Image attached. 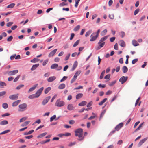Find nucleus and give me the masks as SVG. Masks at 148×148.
I'll return each mask as SVG.
<instances>
[{"label": "nucleus", "instance_id": "1", "mask_svg": "<svg viewBox=\"0 0 148 148\" xmlns=\"http://www.w3.org/2000/svg\"><path fill=\"white\" fill-rule=\"evenodd\" d=\"M75 135L76 136H78L80 138L78 140L81 141L83 139L84 137H83V130L81 128H79L75 131Z\"/></svg>", "mask_w": 148, "mask_h": 148}, {"label": "nucleus", "instance_id": "2", "mask_svg": "<svg viewBox=\"0 0 148 148\" xmlns=\"http://www.w3.org/2000/svg\"><path fill=\"white\" fill-rule=\"evenodd\" d=\"M108 36H105L99 40L98 42V44L99 45L100 47H98L97 49H99L103 47L105 43L104 41L108 38Z\"/></svg>", "mask_w": 148, "mask_h": 148}, {"label": "nucleus", "instance_id": "3", "mask_svg": "<svg viewBox=\"0 0 148 148\" xmlns=\"http://www.w3.org/2000/svg\"><path fill=\"white\" fill-rule=\"evenodd\" d=\"M27 104L26 103H23L20 104L18 106L19 109L18 111L19 112H23L26 110L27 107Z\"/></svg>", "mask_w": 148, "mask_h": 148}, {"label": "nucleus", "instance_id": "4", "mask_svg": "<svg viewBox=\"0 0 148 148\" xmlns=\"http://www.w3.org/2000/svg\"><path fill=\"white\" fill-rule=\"evenodd\" d=\"M65 104V102L64 101H61L60 99H58L56 101L55 105L58 107H62Z\"/></svg>", "mask_w": 148, "mask_h": 148}, {"label": "nucleus", "instance_id": "5", "mask_svg": "<svg viewBox=\"0 0 148 148\" xmlns=\"http://www.w3.org/2000/svg\"><path fill=\"white\" fill-rule=\"evenodd\" d=\"M44 89L43 87H42L39 89H38L36 92L35 94L37 98L38 97L41 95L42 92Z\"/></svg>", "mask_w": 148, "mask_h": 148}, {"label": "nucleus", "instance_id": "6", "mask_svg": "<svg viewBox=\"0 0 148 148\" xmlns=\"http://www.w3.org/2000/svg\"><path fill=\"white\" fill-rule=\"evenodd\" d=\"M128 79L127 77L122 76V77L119 80V82L121 83L122 84H124Z\"/></svg>", "mask_w": 148, "mask_h": 148}, {"label": "nucleus", "instance_id": "7", "mask_svg": "<svg viewBox=\"0 0 148 148\" xmlns=\"http://www.w3.org/2000/svg\"><path fill=\"white\" fill-rule=\"evenodd\" d=\"M18 70H15L12 71H9L8 72V74L9 75H14L18 72Z\"/></svg>", "mask_w": 148, "mask_h": 148}, {"label": "nucleus", "instance_id": "8", "mask_svg": "<svg viewBox=\"0 0 148 148\" xmlns=\"http://www.w3.org/2000/svg\"><path fill=\"white\" fill-rule=\"evenodd\" d=\"M18 94H14L9 96V98L11 100H15L18 98Z\"/></svg>", "mask_w": 148, "mask_h": 148}, {"label": "nucleus", "instance_id": "9", "mask_svg": "<svg viewBox=\"0 0 148 148\" xmlns=\"http://www.w3.org/2000/svg\"><path fill=\"white\" fill-rule=\"evenodd\" d=\"M51 98L50 96H49L45 98L42 102V104L43 105H45L48 102Z\"/></svg>", "mask_w": 148, "mask_h": 148}, {"label": "nucleus", "instance_id": "10", "mask_svg": "<svg viewBox=\"0 0 148 148\" xmlns=\"http://www.w3.org/2000/svg\"><path fill=\"white\" fill-rule=\"evenodd\" d=\"M148 137H146L140 140L138 144V146L139 147L145 141L148 139Z\"/></svg>", "mask_w": 148, "mask_h": 148}, {"label": "nucleus", "instance_id": "11", "mask_svg": "<svg viewBox=\"0 0 148 148\" xmlns=\"http://www.w3.org/2000/svg\"><path fill=\"white\" fill-rule=\"evenodd\" d=\"M123 126V123H121L118 125L115 128V130L119 131L120 129Z\"/></svg>", "mask_w": 148, "mask_h": 148}, {"label": "nucleus", "instance_id": "12", "mask_svg": "<svg viewBox=\"0 0 148 148\" xmlns=\"http://www.w3.org/2000/svg\"><path fill=\"white\" fill-rule=\"evenodd\" d=\"M95 34V33H93L90 36V37L91 38L90 40V41H93L95 40L98 37V36L96 35L95 36H92V35Z\"/></svg>", "mask_w": 148, "mask_h": 148}, {"label": "nucleus", "instance_id": "13", "mask_svg": "<svg viewBox=\"0 0 148 148\" xmlns=\"http://www.w3.org/2000/svg\"><path fill=\"white\" fill-rule=\"evenodd\" d=\"M57 50V49H56L51 52L48 55L49 57H50L53 56L56 53Z\"/></svg>", "mask_w": 148, "mask_h": 148}, {"label": "nucleus", "instance_id": "14", "mask_svg": "<svg viewBox=\"0 0 148 148\" xmlns=\"http://www.w3.org/2000/svg\"><path fill=\"white\" fill-rule=\"evenodd\" d=\"M119 43L121 47H125V43L123 40H120Z\"/></svg>", "mask_w": 148, "mask_h": 148}, {"label": "nucleus", "instance_id": "15", "mask_svg": "<svg viewBox=\"0 0 148 148\" xmlns=\"http://www.w3.org/2000/svg\"><path fill=\"white\" fill-rule=\"evenodd\" d=\"M75 108V107L73 106V105L71 104H69L67 107V109L69 110H74Z\"/></svg>", "mask_w": 148, "mask_h": 148}, {"label": "nucleus", "instance_id": "16", "mask_svg": "<svg viewBox=\"0 0 148 148\" xmlns=\"http://www.w3.org/2000/svg\"><path fill=\"white\" fill-rule=\"evenodd\" d=\"M38 85V84H36V85H34V86L33 87H32L31 88H30V89L28 90V93H29L30 92H31L33 91L35 89V88H36V87H37V86Z\"/></svg>", "mask_w": 148, "mask_h": 148}, {"label": "nucleus", "instance_id": "17", "mask_svg": "<svg viewBox=\"0 0 148 148\" xmlns=\"http://www.w3.org/2000/svg\"><path fill=\"white\" fill-rule=\"evenodd\" d=\"M56 79V77L54 76L50 77L48 79L47 81L49 82H52L54 80Z\"/></svg>", "mask_w": 148, "mask_h": 148}, {"label": "nucleus", "instance_id": "18", "mask_svg": "<svg viewBox=\"0 0 148 148\" xmlns=\"http://www.w3.org/2000/svg\"><path fill=\"white\" fill-rule=\"evenodd\" d=\"M21 101V100H19L14 102L12 104V106L13 107H15L17 106L18 105Z\"/></svg>", "mask_w": 148, "mask_h": 148}, {"label": "nucleus", "instance_id": "19", "mask_svg": "<svg viewBox=\"0 0 148 148\" xmlns=\"http://www.w3.org/2000/svg\"><path fill=\"white\" fill-rule=\"evenodd\" d=\"M39 64H36L33 65L32 66L31 69V71H34L39 66Z\"/></svg>", "mask_w": 148, "mask_h": 148}, {"label": "nucleus", "instance_id": "20", "mask_svg": "<svg viewBox=\"0 0 148 148\" xmlns=\"http://www.w3.org/2000/svg\"><path fill=\"white\" fill-rule=\"evenodd\" d=\"M47 132H45L40 134V135L38 136L37 138H40L45 136L47 134Z\"/></svg>", "mask_w": 148, "mask_h": 148}, {"label": "nucleus", "instance_id": "21", "mask_svg": "<svg viewBox=\"0 0 148 148\" xmlns=\"http://www.w3.org/2000/svg\"><path fill=\"white\" fill-rule=\"evenodd\" d=\"M65 86L66 85L65 84H61L59 86L58 88L60 89H62L65 88Z\"/></svg>", "mask_w": 148, "mask_h": 148}, {"label": "nucleus", "instance_id": "22", "mask_svg": "<svg viewBox=\"0 0 148 148\" xmlns=\"http://www.w3.org/2000/svg\"><path fill=\"white\" fill-rule=\"evenodd\" d=\"M77 65V63L76 61H75L73 64V66L71 69V71H74Z\"/></svg>", "mask_w": 148, "mask_h": 148}, {"label": "nucleus", "instance_id": "23", "mask_svg": "<svg viewBox=\"0 0 148 148\" xmlns=\"http://www.w3.org/2000/svg\"><path fill=\"white\" fill-rule=\"evenodd\" d=\"M132 44L134 46H137L139 45V44L135 40H133L132 41Z\"/></svg>", "mask_w": 148, "mask_h": 148}, {"label": "nucleus", "instance_id": "24", "mask_svg": "<svg viewBox=\"0 0 148 148\" xmlns=\"http://www.w3.org/2000/svg\"><path fill=\"white\" fill-rule=\"evenodd\" d=\"M128 68L126 66H124L122 67V71L124 73H125L128 71Z\"/></svg>", "mask_w": 148, "mask_h": 148}, {"label": "nucleus", "instance_id": "25", "mask_svg": "<svg viewBox=\"0 0 148 148\" xmlns=\"http://www.w3.org/2000/svg\"><path fill=\"white\" fill-rule=\"evenodd\" d=\"M87 103V102L85 101H83L79 103L78 105L79 106H83L85 105Z\"/></svg>", "mask_w": 148, "mask_h": 148}, {"label": "nucleus", "instance_id": "26", "mask_svg": "<svg viewBox=\"0 0 148 148\" xmlns=\"http://www.w3.org/2000/svg\"><path fill=\"white\" fill-rule=\"evenodd\" d=\"M83 94L82 93H79L76 96V98L78 99L81 98L83 96Z\"/></svg>", "mask_w": 148, "mask_h": 148}, {"label": "nucleus", "instance_id": "27", "mask_svg": "<svg viewBox=\"0 0 148 148\" xmlns=\"http://www.w3.org/2000/svg\"><path fill=\"white\" fill-rule=\"evenodd\" d=\"M51 90V88L48 87L45 90L44 92L45 94H47Z\"/></svg>", "mask_w": 148, "mask_h": 148}, {"label": "nucleus", "instance_id": "28", "mask_svg": "<svg viewBox=\"0 0 148 148\" xmlns=\"http://www.w3.org/2000/svg\"><path fill=\"white\" fill-rule=\"evenodd\" d=\"M8 122L6 120H3L0 123V124L2 125H4L8 124Z\"/></svg>", "mask_w": 148, "mask_h": 148}, {"label": "nucleus", "instance_id": "29", "mask_svg": "<svg viewBox=\"0 0 148 148\" xmlns=\"http://www.w3.org/2000/svg\"><path fill=\"white\" fill-rule=\"evenodd\" d=\"M58 66V65L57 64H52L51 66V69H54L57 68Z\"/></svg>", "mask_w": 148, "mask_h": 148}, {"label": "nucleus", "instance_id": "30", "mask_svg": "<svg viewBox=\"0 0 148 148\" xmlns=\"http://www.w3.org/2000/svg\"><path fill=\"white\" fill-rule=\"evenodd\" d=\"M107 32V30L106 29H105L102 31L101 33V36H104L106 34Z\"/></svg>", "mask_w": 148, "mask_h": 148}, {"label": "nucleus", "instance_id": "31", "mask_svg": "<svg viewBox=\"0 0 148 148\" xmlns=\"http://www.w3.org/2000/svg\"><path fill=\"white\" fill-rule=\"evenodd\" d=\"M81 71L80 70H79V71H77L75 73L74 76L77 78V76L80 74V73H81Z\"/></svg>", "mask_w": 148, "mask_h": 148}, {"label": "nucleus", "instance_id": "32", "mask_svg": "<svg viewBox=\"0 0 148 148\" xmlns=\"http://www.w3.org/2000/svg\"><path fill=\"white\" fill-rule=\"evenodd\" d=\"M35 98H37V97L35 94H32L28 96V98L29 99H33Z\"/></svg>", "mask_w": 148, "mask_h": 148}, {"label": "nucleus", "instance_id": "33", "mask_svg": "<svg viewBox=\"0 0 148 148\" xmlns=\"http://www.w3.org/2000/svg\"><path fill=\"white\" fill-rule=\"evenodd\" d=\"M107 99L106 98L104 99L102 101L99 103V105L100 106L102 105L107 101Z\"/></svg>", "mask_w": 148, "mask_h": 148}, {"label": "nucleus", "instance_id": "34", "mask_svg": "<svg viewBox=\"0 0 148 148\" xmlns=\"http://www.w3.org/2000/svg\"><path fill=\"white\" fill-rule=\"evenodd\" d=\"M15 5V3H12L8 5L7 6V8H12Z\"/></svg>", "mask_w": 148, "mask_h": 148}, {"label": "nucleus", "instance_id": "35", "mask_svg": "<svg viewBox=\"0 0 148 148\" xmlns=\"http://www.w3.org/2000/svg\"><path fill=\"white\" fill-rule=\"evenodd\" d=\"M30 121H27L23 123L21 125V126L23 127L25 126H26L28 125L29 123L30 122Z\"/></svg>", "mask_w": 148, "mask_h": 148}, {"label": "nucleus", "instance_id": "36", "mask_svg": "<svg viewBox=\"0 0 148 148\" xmlns=\"http://www.w3.org/2000/svg\"><path fill=\"white\" fill-rule=\"evenodd\" d=\"M34 130H32L29 131L28 132H26L24 133V134L25 135L29 134H30L34 132Z\"/></svg>", "mask_w": 148, "mask_h": 148}, {"label": "nucleus", "instance_id": "37", "mask_svg": "<svg viewBox=\"0 0 148 148\" xmlns=\"http://www.w3.org/2000/svg\"><path fill=\"white\" fill-rule=\"evenodd\" d=\"M119 35L121 37L123 38L125 35V33L124 32L121 31L120 32Z\"/></svg>", "mask_w": 148, "mask_h": 148}, {"label": "nucleus", "instance_id": "38", "mask_svg": "<svg viewBox=\"0 0 148 148\" xmlns=\"http://www.w3.org/2000/svg\"><path fill=\"white\" fill-rule=\"evenodd\" d=\"M92 32V30H89L85 34V36L87 37Z\"/></svg>", "mask_w": 148, "mask_h": 148}, {"label": "nucleus", "instance_id": "39", "mask_svg": "<svg viewBox=\"0 0 148 148\" xmlns=\"http://www.w3.org/2000/svg\"><path fill=\"white\" fill-rule=\"evenodd\" d=\"M39 60L37 58H34V59L31 60V62L32 63H36Z\"/></svg>", "mask_w": 148, "mask_h": 148}, {"label": "nucleus", "instance_id": "40", "mask_svg": "<svg viewBox=\"0 0 148 148\" xmlns=\"http://www.w3.org/2000/svg\"><path fill=\"white\" fill-rule=\"evenodd\" d=\"M10 131V130H5V131H3V132H2L0 133V135L3 134H4L6 133H8Z\"/></svg>", "mask_w": 148, "mask_h": 148}, {"label": "nucleus", "instance_id": "41", "mask_svg": "<svg viewBox=\"0 0 148 148\" xmlns=\"http://www.w3.org/2000/svg\"><path fill=\"white\" fill-rule=\"evenodd\" d=\"M80 28V26L79 25H78L74 28L73 30L75 31H77Z\"/></svg>", "mask_w": 148, "mask_h": 148}, {"label": "nucleus", "instance_id": "42", "mask_svg": "<svg viewBox=\"0 0 148 148\" xmlns=\"http://www.w3.org/2000/svg\"><path fill=\"white\" fill-rule=\"evenodd\" d=\"M106 112V110H104L103 111H102V112L101 113V114L100 115V118H99L100 120L102 118V117H103L104 114Z\"/></svg>", "mask_w": 148, "mask_h": 148}, {"label": "nucleus", "instance_id": "43", "mask_svg": "<svg viewBox=\"0 0 148 148\" xmlns=\"http://www.w3.org/2000/svg\"><path fill=\"white\" fill-rule=\"evenodd\" d=\"M50 140V139H48L46 141H42L40 142V143L41 144H45L49 142Z\"/></svg>", "mask_w": 148, "mask_h": 148}, {"label": "nucleus", "instance_id": "44", "mask_svg": "<svg viewBox=\"0 0 148 148\" xmlns=\"http://www.w3.org/2000/svg\"><path fill=\"white\" fill-rule=\"evenodd\" d=\"M0 86L3 87L4 86H6V84L4 82L0 81Z\"/></svg>", "mask_w": 148, "mask_h": 148}, {"label": "nucleus", "instance_id": "45", "mask_svg": "<svg viewBox=\"0 0 148 148\" xmlns=\"http://www.w3.org/2000/svg\"><path fill=\"white\" fill-rule=\"evenodd\" d=\"M24 85L23 84H21L18 86L16 88V89L17 90H19L22 87L24 86Z\"/></svg>", "mask_w": 148, "mask_h": 148}, {"label": "nucleus", "instance_id": "46", "mask_svg": "<svg viewBox=\"0 0 148 148\" xmlns=\"http://www.w3.org/2000/svg\"><path fill=\"white\" fill-rule=\"evenodd\" d=\"M75 6L76 8H77L78 6V3H79L80 0H75Z\"/></svg>", "mask_w": 148, "mask_h": 148}, {"label": "nucleus", "instance_id": "47", "mask_svg": "<svg viewBox=\"0 0 148 148\" xmlns=\"http://www.w3.org/2000/svg\"><path fill=\"white\" fill-rule=\"evenodd\" d=\"M80 41L79 40H77L73 44V47H75L78 45Z\"/></svg>", "mask_w": 148, "mask_h": 148}, {"label": "nucleus", "instance_id": "48", "mask_svg": "<svg viewBox=\"0 0 148 148\" xmlns=\"http://www.w3.org/2000/svg\"><path fill=\"white\" fill-rule=\"evenodd\" d=\"M3 107L5 109H6L8 107V105L7 103H4L2 105Z\"/></svg>", "mask_w": 148, "mask_h": 148}, {"label": "nucleus", "instance_id": "49", "mask_svg": "<svg viewBox=\"0 0 148 148\" xmlns=\"http://www.w3.org/2000/svg\"><path fill=\"white\" fill-rule=\"evenodd\" d=\"M67 4L64 2H62L61 3L59 4V6L60 7L63 6L65 5H66Z\"/></svg>", "mask_w": 148, "mask_h": 148}, {"label": "nucleus", "instance_id": "50", "mask_svg": "<svg viewBox=\"0 0 148 148\" xmlns=\"http://www.w3.org/2000/svg\"><path fill=\"white\" fill-rule=\"evenodd\" d=\"M56 115H53L50 118V121L51 122H52L54 119H56Z\"/></svg>", "mask_w": 148, "mask_h": 148}, {"label": "nucleus", "instance_id": "51", "mask_svg": "<svg viewBox=\"0 0 148 148\" xmlns=\"http://www.w3.org/2000/svg\"><path fill=\"white\" fill-rule=\"evenodd\" d=\"M93 103V102L92 101H90L89 103H88L87 105V107L88 108H89L90 107L92 104Z\"/></svg>", "mask_w": 148, "mask_h": 148}, {"label": "nucleus", "instance_id": "52", "mask_svg": "<svg viewBox=\"0 0 148 148\" xmlns=\"http://www.w3.org/2000/svg\"><path fill=\"white\" fill-rule=\"evenodd\" d=\"M20 76V75H18L16 77L14 80V82H17L19 79Z\"/></svg>", "mask_w": 148, "mask_h": 148}, {"label": "nucleus", "instance_id": "53", "mask_svg": "<svg viewBox=\"0 0 148 148\" xmlns=\"http://www.w3.org/2000/svg\"><path fill=\"white\" fill-rule=\"evenodd\" d=\"M110 74H108L105 77L104 79H110Z\"/></svg>", "mask_w": 148, "mask_h": 148}, {"label": "nucleus", "instance_id": "54", "mask_svg": "<svg viewBox=\"0 0 148 148\" xmlns=\"http://www.w3.org/2000/svg\"><path fill=\"white\" fill-rule=\"evenodd\" d=\"M139 9H137L134 12V15H136L139 12Z\"/></svg>", "mask_w": 148, "mask_h": 148}, {"label": "nucleus", "instance_id": "55", "mask_svg": "<svg viewBox=\"0 0 148 148\" xmlns=\"http://www.w3.org/2000/svg\"><path fill=\"white\" fill-rule=\"evenodd\" d=\"M40 122H41V121H40V119H38V120H37V121H35L33 124V125H34L36 123H37L38 124H39V123H40Z\"/></svg>", "mask_w": 148, "mask_h": 148}, {"label": "nucleus", "instance_id": "56", "mask_svg": "<svg viewBox=\"0 0 148 148\" xmlns=\"http://www.w3.org/2000/svg\"><path fill=\"white\" fill-rule=\"evenodd\" d=\"M76 79V77H75L74 76H73V78L72 79L71 81V83H73L75 81Z\"/></svg>", "mask_w": 148, "mask_h": 148}, {"label": "nucleus", "instance_id": "57", "mask_svg": "<svg viewBox=\"0 0 148 148\" xmlns=\"http://www.w3.org/2000/svg\"><path fill=\"white\" fill-rule=\"evenodd\" d=\"M27 119V118L26 117H24L22 118L20 120V122H21L24 121Z\"/></svg>", "mask_w": 148, "mask_h": 148}, {"label": "nucleus", "instance_id": "58", "mask_svg": "<svg viewBox=\"0 0 148 148\" xmlns=\"http://www.w3.org/2000/svg\"><path fill=\"white\" fill-rule=\"evenodd\" d=\"M13 38V37L12 36H10L7 39V41H11Z\"/></svg>", "mask_w": 148, "mask_h": 148}, {"label": "nucleus", "instance_id": "59", "mask_svg": "<svg viewBox=\"0 0 148 148\" xmlns=\"http://www.w3.org/2000/svg\"><path fill=\"white\" fill-rule=\"evenodd\" d=\"M109 17L111 19H113L114 18V14H109Z\"/></svg>", "mask_w": 148, "mask_h": 148}, {"label": "nucleus", "instance_id": "60", "mask_svg": "<svg viewBox=\"0 0 148 148\" xmlns=\"http://www.w3.org/2000/svg\"><path fill=\"white\" fill-rule=\"evenodd\" d=\"M6 93V92L5 91H2L0 92V97L2 96L5 95Z\"/></svg>", "mask_w": 148, "mask_h": 148}, {"label": "nucleus", "instance_id": "61", "mask_svg": "<svg viewBox=\"0 0 148 148\" xmlns=\"http://www.w3.org/2000/svg\"><path fill=\"white\" fill-rule=\"evenodd\" d=\"M118 96L117 95H115L112 98L111 100V102H112L114 100H115L117 97Z\"/></svg>", "mask_w": 148, "mask_h": 148}, {"label": "nucleus", "instance_id": "62", "mask_svg": "<svg viewBox=\"0 0 148 148\" xmlns=\"http://www.w3.org/2000/svg\"><path fill=\"white\" fill-rule=\"evenodd\" d=\"M138 59H135L133 60L132 61V63L133 64H135L138 61Z\"/></svg>", "mask_w": 148, "mask_h": 148}, {"label": "nucleus", "instance_id": "63", "mask_svg": "<svg viewBox=\"0 0 148 148\" xmlns=\"http://www.w3.org/2000/svg\"><path fill=\"white\" fill-rule=\"evenodd\" d=\"M13 24V22H9L7 24V26L8 27H9L11 26Z\"/></svg>", "mask_w": 148, "mask_h": 148}, {"label": "nucleus", "instance_id": "64", "mask_svg": "<svg viewBox=\"0 0 148 148\" xmlns=\"http://www.w3.org/2000/svg\"><path fill=\"white\" fill-rule=\"evenodd\" d=\"M70 56V54L69 53L65 57L64 59L65 60H67L69 58Z\"/></svg>", "mask_w": 148, "mask_h": 148}]
</instances>
